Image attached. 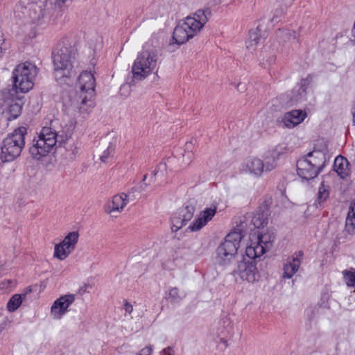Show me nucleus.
Here are the masks:
<instances>
[{
	"instance_id": "1",
	"label": "nucleus",
	"mask_w": 355,
	"mask_h": 355,
	"mask_svg": "<svg viewBox=\"0 0 355 355\" xmlns=\"http://www.w3.org/2000/svg\"><path fill=\"white\" fill-rule=\"evenodd\" d=\"M76 123L72 119L68 118L60 121L58 119L50 121L49 126H44L37 138H34L29 153L36 159L46 156L51 152L57 143L67 141L71 138Z\"/></svg>"
},
{
	"instance_id": "2",
	"label": "nucleus",
	"mask_w": 355,
	"mask_h": 355,
	"mask_svg": "<svg viewBox=\"0 0 355 355\" xmlns=\"http://www.w3.org/2000/svg\"><path fill=\"white\" fill-rule=\"evenodd\" d=\"M209 8L199 9L192 15L180 21L174 29L173 40L178 44H183L196 36L211 17Z\"/></svg>"
},
{
	"instance_id": "3",
	"label": "nucleus",
	"mask_w": 355,
	"mask_h": 355,
	"mask_svg": "<svg viewBox=\"0 0 355 355\" xmlns=\"http://www.w3.org/2000/svg\"><path fill=\"white\" fill-rule=\"evenodd\" d=\"M27 129L24 126L15 128L3 139L1 146L0 158L3 162H11L18 157L25 146Z\"/></svg>"
},
{
	"instance_id": "4",
	"label": "nucleus",
	"mask_w": 355,
	"mask_h": 355,
	"mask_svg": "<svg viewBox=\"0 0 355 355\" xmlns=\"http://www.w3.org/2000/svg\"><path fill=\"white\" fill-rule=\"evenodd\" d=\"M76 51L70 44H59L52 52L54 71L61 76H68L73 69Z\"/></svg>"
},
{
	"instance_id": "5",
	"label": "nucleus",
	"mask_w": 355,
	"mask_h": 355,
	"mask_svg": "<svg viewBox=\"0 0 355 355\" xmlns=\"http://www.w3.org/2000/svg\"><path fill=\"white\" fill-rule=\"evenodd\" d=\"M158 56L153 50L144 49L140 52L132 67L133 78L141 80L156 69Z\"/></svg>"
},
{
	"instance_id": "6",
	"label": "nucleus",
	"mask_w": 355,
	"mask_h": 355,
	"mask_svg": "<svg viewBox=\"0 0 355 355\" xmlns=\"http://www.w3.org/2000/svg\"><path fill=\"white\" fill-rule=\"evenodd\" d=\"M240 241L241 235L239 233L234 232L228 234L216 250V263L222 266L231 263L234 260Z\"/></svg>"
},
{
	"instance_id": "7",
	"label": "nucleus",
	"mask_w": 355,
	"mask_h": 355,
	"mask_svg": "<svg viewBox=\"0 0 355 355\" xmlns=\"http://www.w3.org/2000/svg\"><path fill=\"white\" fill-rule=\"evenodd\" d=\"M37 68L30 62L17 65L12 72L14 87L17 90L26 93L33 87V80L37 76Z\"/></svg>"
},
{
	"instance_id": "8",
	"label": "nucleus",
	"mask_w": 355,
	"mask_h": 355,
	"mask_svg": "<svg viewBox=\"0 0 355 355\" xmlns=\"http://www.w3.org/2000/svg\"><path fill=\"white\" fill-rule=\"evenodd\" d=\"M275 239L272 231L258 234L254 240L251 239L246 246L245 254L249 259H257L268 250Z\"/></svg>"
},
{
	"instance_id": "9",
	"label": "nucleus",
	"mask_w": 355,
	"mask_h": 355,
	"mask_svg": "<svg viewBox=\"0 0 355 355\" xmlns=\"http://www.w3.org/2000/svg\"><path fill=\"white\" fill-rule=\"evenodd\" d=\"M250 259V261L243 259V260L239 261L236 269L234 270L233 272L242 280L254 283L259 280L260 275L257 268L256 259Z\"/></svg>"
},
{
	"instance_id": "10",
	"label": "nucleus",
	"mask_w": 355,
	"mask_h": 355,
	"mask_svg": "<svg viewBox=\"0 0 355 355\" xmlns=\"http://www.w3.org/2000/svg\"><path fill=\"white\" fill-rule=\"evenodd\" d=\"M79 233L76 231L69 232L62 242L54 247V257L64 260L74 250L78 241Z\"/></svg>"
},
{
	"instance_id": "11",
	"label": "nucleus",
	"mask_w": 355,
	"mask_h": 355,
	"mask_svg": "<svg viewBox=\"0 0 355 355\" xmlns=\"http://www.w3.org/2000/svg\"><path fill=\"white\" fill-rule=\"evenodd\" d=\"M78 84L80 89L81 103L86 105L91 101L94 94L96 81L94 74L90 71H83L78 77Z\"/></svg>"
},
{
	"instance_id": "12",
	"label": "nucleus",
	"mask_w": 355,
	"mask_h": 355,
	"mask_svg": "<svg viewBox=\"0 0 355 355\" xmlns=\"http://www.w3.org/2000/svg\"><path fill=\"white\" fill-rule=\"evenodd\" d=\"M46 5L42 1L38 3H32L28 4L27 9V17L30 22L33 24H42L46 18L48 17L49 12V8H46Z\"/></svg>"
},
{
	"instance_id": "13",
	"label": "nucleus",
	"mask_w": 355,
	"mask_h": 355,
	"mask_svg": "<svg viewBox=\"0 0 355 355\" xmlns=\"http://www.w3.org/2000/svg\"><path fill=\"white\" fill-rule=\"evenodd\" d=\"M75 301V295L68 294L60 297L53 304L51 313L54 319L59 320L68 312V308Z\"/></svg>"
},
{
	"instance_id": "14",
	"label": "nucleus",
	"mask_w": 355,
	"mask_h": 355,
	"mask_svg": "<svg viewBox=\"0 0 355 355\" xmlns=\"http://www.w3.org/2000/svg\"><path fill=\"white\" fill-rule=\"evenodd\" d=\"M128 195L125 193H121L114 196L111 200H109L105 205V211L107 214L116 216L114 214L121 213L124 207L128 203Z\"/></svg>"
},
{
	"instance_id": "15",
	"label": "nucleus",
	"mask_w": 355,
	"mask_h": 355,
	"mask_svg": "<svg viewBox=\"0 0 355 355\" xmlns=\"http://www.w3.org/2000/svg\"><path fill=\"white\" fill-rule=\"evenodd\" d=\"M217 211L216 205H211L210 207L205 208L202 211L199 216L189 226V229L192 232H196L205 226L208 222L212 220Z\"/></svg>"
},
{
	"instance_id": "16",
	"label": "nucleus",
	"mask_w": 355,
	"mask_h": 355,
	"mask_svg": "<svg viewBox=\"0 0 355 355\" xmlns=\"http://www.w3.org/2000/svg\"><path fill=\"white\" fill-rule=\"evenodd\" d=\"M304 252L300 250L287 259V262L284 266V278L290 279L297 272L302 262Z\"/></svg>"
},
{
	"instance_id": "17",
	"label": "nucleus",
	"mask_w": 355,
	"mask_h": 355,
	"mask_svg": "<svg viewBox=\"0 0 355 355\" xmlns=\"http://www.w3.org/2000/svg\"><path fill=\"white\" fill-rule=\"evenodd\" d=\"M297 171L301 178L306 180L315 178L321 172L316 167L311 165L304 157H301L297 160Z\"/></svg>"
},
{
	"instance_id": "18",
	"label": "nucleus",
	"mask_w": 355,
	"mask_h": 355,
	"mask_svg": "<svg viewBox=\"0 0 355 355\" xmlns=\"http://www.w3.org/2000/svg\"><path fill=\"white\" fill-rule=\"evenodd\" d=\"M15 93L16 91H11L5 95V102L8 105L7 110L8 120L16 119L21 112L22 104L19 98H14Z\"/></svg>"
},
{
	"instance_id": "19",
	"label": "nucleus",
	"mask_w": 355,
	"mask_h": 355,
	"mask_svg": "<svg viewBox=\"0 0 355 355\" xmlns=\"http://www.w3.org/2000/svg\"><path fill=\"white\" fill-rule=\"evenodd\" d=\"M306 111L294 110L286 112L282 119V122L287 128H291L301 123L306 117Z\"/></svg>"
},
{
	"instance_id": "20",
	"label": "nucleus",
	"mask_w": 355,
	"mask_h": 355,
	"mask_svg": "<svg viewBox=\"0 0 355 355\" xmlns=\"http://www.w3.org/2000/svg\"><path fill=\"white\" fill-rule=\"evenodd\" d=\"M303 157L320 171L322 170L328 160L327 154L320 150H314Z\"/></svg>"
},
{
	"instance_id": "21",
	"label": "nucleus",
	"mask_w": 355,
	"mask_h": 355,
	"mask_svg": "<svg viewBox=\"0 0 355 355\" xmlns=\"http://www.w3.org/2000/svg\"><path fill=\"white\" fill-rule=\"evenodd\" d=\"M243 171L256 177H260L264 171L263 161L258 157H250L245 161Z\"/></svg>"
},
{
	"instance_id": "22",
	"label": "nucleus",
	"mask_w": 355,
	"mask_h": 355,
	"mask_svg": "<svg viewBox=\"0 0 355 355\" xmlns=\"http://www.w3.org/2000/svg\"><path fill=\"white\" fill-rule=\"evenodd\" d=\"M282 153V151L279 150V147H275L265 155L264 160H263L265 171H271L276 168L277 161Z\"/></svg>"
},
{
	"instance_id": "23",
	"label": "nucleus",
	"mask_w": 355,
	"mask_h": 355,
	"mask_svg": "<svg viewBox=\"0 0 355 355\" xmlns=\"http://www.w3.org/2000/svg\"><path fill=\"white\" fill-rule=\"evenodd\" d=\"M348 166L349 162L347 159L342 156H338L334 160V171L343 179L349 175V168Z\"/></svg>"
},
{
	"instance_id": "24",
	"label": "nucleus",
	"mask_w": 355,
	"mask_h": 355,
	"mask_svg": "<svg viewBox=\"0 0 355 355\" xmlns=\"http://www.w3.org/2000/svg\"><path fill=\"white\" fill-rule=\"evenodd\" d=\"M345 230L349 234H355V200L352 202L345 221Z\"/></svg>"
},
{
	"instance_id": "25",
	"label": "nucleus",
	"mask_w": 355,
	"mask_h": 355,
	"mask_svg": "<svg viewBox=\"0 0 355 355\" xmlns=\"http://www.w3.org/2000/svg\"><path fill=\"white\" fill-rule=\"evenodd\" d=\"M275 35L279 42L283 43L297 40L298 37L295 31L284 28L277 30Z\"/></svg>"
},
{
	"instance_id": "26",
	"label": "nucleus",
	"mask_w": 355,
	"mask_h": 355,
	"mask_svg": "<svg viewBox=\"0 0 355 355\" xmlns=\"http://www.w3.org/2000/svg\"><path fill=\"white\" fill-rule=\"evenodd\" d=\"M263 40L264 38L261 35V30L257 27L256 29L250 31L246 46L248 49H253L257 44L263 42Z\"/></svg>"
},
{
	"instance_id": "27",
	"label": "nucleus",
	"mask_w": 355,
	"mask_h": 355,
	"mask_svg": "<svg viewBox=\"0 0 355 355\" xmlns=\"http://www.w3.org/2000/svg\"><path fill=\"white\" fill-rule=\"evenodd\" d=\"M268 210H259L256 212L252 217V223L257 228L263 227L268 224Z\"/></svg>"
},
{
	"instance_id": "28",
	"label": "nucleus",
	"mask_w": 355,
	"mask_h": 355,
	"mask_svg": "<svg viewBox=\"0 0 355 355\" xmlns=\"http://www.w3.org/2000/svg\"><path fill=\"white\" fill-rule=\"evenodd\" d=\"M306 99V92L304 89L295 87L290 94V100L288 103L290 105H293L294 104L304 102Z\"/></svg>"
},
{
	"instance_id": "29",
	"label": "nucleus",
	"mask_w": 355,
	"mask_h": 355,
	"mask_svg": "<svg viewBox=\"0 0 355 355\" xmlns=\"http://www.w3.org/2000/svg\"><path fill=\"white\" fill-rule=\"evenodd\" d=\"M195 207L193 205H186L179 209L178 214L186 223L189 221L193 216Z\"/></svg>"
},
{
	"instance_id": "30",
	"label": "nucleus",
	"mask_w": 355,
	"mask_h": 355,
	"mask_svg": "<svg viewBox=\"0 0 355 355\" xmlns=\"http://www.w3.org/2000/svg\"><path fill=\"white\" fill-rule=\"evenodd\" d=\"M116 139L114 137H112L111 141H109V144L107 146L106 149L103 151V154L100 157V159L102 162L105 163L107 159L112 156L116 146Z\"/></svg>"
},
{
	"instance_id": "31",
	"label": "nucleus",
	"mask_w": 355,
	"mask_h": 355,
	"mask_svg": "<svg viewBox=\"0 0 355 355\" xmlns=\"http://www.w3.org/2000/svg\"><path fill=\"white\" fill-rule=\"evenodd\" d=\"M329 196V187L325 185L322 182L319 187L318 192L317 194V198L315 200L316 205H320L322 202L327 200Z\"/></svg>"
},
{
	"instance_id": "32",
	"label": "nucleus",
	"mask_w": 355,
	"mask_h": 355,
	"mask_svg": "<svg viewBox=\"0 0 355 355\" xmlns=\"http://www.w3.org/2000/svg\"><path fill=\"white\" fill-rule=\"evenodd\" d=\"M22 302L21 297L19 294H15L11 297L7 304V309L10 312L15 311Z\"/></svg>"
},
{
	"instance_id": "33",
	"label": "nucleus",
	"mask_w": 355,
	"mask_h": 355,
	"mask_svg": "<svg viewBox=\"0 0 355 355\" xmlns=\"http://www.w3.org/2000/svg\"><path fill=\"white\" fill-rule=\"evenodd\" d=\"M343 277L348 287L355 286V268H351L349 270H345L343 272Z\"/></svg>"
},
{
	"instance_id": "34",
	"label": "nucleus",
	"mask_w": 355,
	"mask_h": 355,
	"mask_svg": "<svg viewBox=\"0 0 355 355\" xmlns=\"http://www.w3.org/2000/svg\"><path fill=\"white\" fill-rule=\"evenodd\" d=\"M171 230L174 232H178L187 224L186 222H184V220H183L178 214V213L175 214V215L171 218Z\"/></svg>"
},
{
	"instance_id": "35",
	"label": "nucleus",
	"mask_w": 355,
	"mask_h": 355,
	"mask_svg": "<svg viewBox=\"0 0 355 355\" xmlns=\"http://www.w3.org/2000/svg\"><path fill=\"white\" fill-rule=\"evenodd\" d=\"M62 144H65V149L67 152L69 153L71 159H74L76 157L78 154V147L75 145L74 142H70V138L65 142L62 143Z\"/></svg>"
},
{
	"instance_id": "36",
	"label": "nucleus",
	"mask_w": 355,
	"mask_h": 355,
	"mask_svg": "<svg viewBox=\"0 0 355 355\" xmlns=\"http://www.w3.org/2000/svg\"><path fill=\"white\" fill-rule=\"evenodd\" d=\"M313 80L311 75H308L305 78H303L300 81V84L297 87L299 89H304L306 92V89Z\"/></svg>"
},
{
	"instance_id": "37",
	"label": "nucleus",
	"mask_w": 355,
	"mask_h": 355,
	"mask_svg": "<svg viewBox=\"0 0 355 355\" xmlns=\"http://www.w3.org/2000/svg\"><path fill=\"white\" fill-rule=\"evenodd\" d=\"M168 295L169 297L174 302L178 301L180 299L179 290L176 287L171 288Z\"/></svg>"
},
{
	"instance_id": "38",
	"label": "nucleus",
	"mask_w": 355,
	"mask_h": 355,
	"mask_svg": "<svg viewBox=\"0 0 355 355\" xmlns=\"http://www.w3.org/2000/svg\"><path fill=\"white\" fill-rule=\"evenodd\" d=\"M51 5H54V9H60L67 0H47Z\"/></svg>"
},
{
	"instance_id": "39",
	"label": "nucleus",
	"mask_w": 355,
	"mask_h": 355,
	"mask_svg": "<svg viewBox=\"0 0 355 355\" xmlns=\"http://www.w3.org/2000/svg\"><path fill=\"white\" fill-rule=\"evenodd\" d=\"M153 352V346L149 345L141 349L136 355H151Z\"/></svg>"
},
{
	"instance_id": "40",
	"label": "nucleus",
	"mask_w": 355,
	"mask_h": 355,
	"mask_svg": "<svg viewBox=\"0 0 355 355\" xmlns=\"http://www.w3.org/2000/svg\"><path fill=\"white\" fill-rule=\"evenodd\" d=\"M193 144L191 142H187L185 144V150H188L187 157L189 159H191L193 157V154L192 153Z\"/></svg>"
},
{
	"instance_id": "41",
	"label": "nucleus",
	"mask_w": 355,
	"mask_h": 355,
	"mask_svg": "<svg viewBox=\"0 0 355 355\" xmlns=\"http://www.w3.org/2000/svg\"><path fill=\"white\" fill-rule=\"evenodd\" d=\"M124 310L125 313L130 314L133 311V306L128 301H125Z\"/></svg>"
},
{
	"instance_id": "42",
	"label": "nucleus",
	"mask_w": 355,
	"mask_h": 355,
	"mask_svg": "<svg viewBox=\"0 0 355 355\" xmlns=\"http://www.w3.org/2000/svg\"><path fill=\"white\" fill-rule=\"evenodd\" d=\"M162 352H163L164 355H173L174 354L173 349L170 347L164 349Z\"/></svg>"
},
{
	"instance_id": "43",
	"label": "nucleus",
	"mask_w": 355,
	"mask_h": 355,
	"mask_svg": "<svg viewBox=\"0 0 355 355\" xmlns=\"http://www.w3.org/2000/svg\"><path fill=\"white\" fill-rule=\"evenodd\" d=\"M353 123L355 124V101L352 106Z\"/></svg>"
},
{
	"instance_id": "44",
	"label": "nucleus",
	"mask_w": 355,
	"mask_h": 355,
	"mask_svg": "<svg viewBox=\"0 0 355 355\" xmlns=\"http://www.w3.org/2000/svg\"><path fill=\"white\" fill-rule=\"evenodd\" d=\"M220 342L221 343H223L225 345V347L227 346V340L225 338H220Z\"/></svg>"
},
{
	"instance_id": "45",
	"label": "nucleus",
	"mask_w": 355,
	"mask_h": 355,
	"mask_svg": "<svg viewBox=\"0 0 355 355\" xmlns=\"http://www.w3.org/2000/svg\"><path fill=\"white\" fill-rule=\"evenodd\" d=\"M283 13V10H281L280 11L277 12V13L275 14V17H277Z\"/></svg>"
},
{
	"instance_id": "46",
	"label": "nucleus",
	"mask_w": 355,
	"mask_h": 355,
	"mask_svg": "<svg viewBox=\"0 0 355 355\" xmlns=\"http://www.w3.org/2000/svg\"><path fill=\"white\" fill-rule=\"evenodd\" d=\"M147 178V175H144L142 181L144 182Z\"/></svg>"
},
{
	"instance_id": "47",
	"label": "nucleus",
	"mask_w": 355,
	"mask_h": 355,
	"mask_svg": "<svg viewBox=\"0 0 355 355\" xmlns=\"http://www.w3.org/2000/svg\"><path fill=\"white\" fill-rule=\"evenodd\" d=\"M240 86H241V83H239V84L237 85V89H238V90H240V89H241L239 88V87H240Z\"/></svg>"
},
{
	"instance_id": "48",
	"label": "nucleus",
	"mask_w": 355,
	"mask_h": 355,
	"mask_svg": "<svg viewBox=\"0 0 355 355\" xmlns=\"http://www.w3.org/2000/svg\"><path fill=\"white\" fill-rule=\"evenodd\" d=\"M162 166H165V164H162V163H160V164L158 165V166H157V167H158V168H160Z\"/></svg>"
},
{
	"instance_id": "49",
	"label": "nucleus",
	"mask_w": 355,
	"mask_h": 355,
	"mask_svg": "<svg viewBox=\"0 0 355 355\" xmlns=\"http://www.w3.org/2000/svg\"><path fill=\"white\" fill-rule=\"evenodd\" d=\"M270 61H271V62H274V61H275V58H274V57H272V58H270Z\"/></svg>"
},
{
	"instance_id": "50",
	"label": "nucleus",
	"mask_w": 355,
	"mask_h": 355,
	"mask_svg": "<svg viewBox=\"0 0 355 355\" xmlns=\"http://www.w3.org/2000/svg\"><path fill=\"white\" fill-rule=\"evenodd\" d=\"M157 172V171L156 170L153 172V176H155V175H156Z\"/></svg>"
},
{
	"instance_id": "51",
	"label": "nucleus",
	"mask_w": 355,
	"mask_h": 355,
	"mask_svg": "<svg viewBox=\"0 0 355 355\" xmlns=\"http://www.w3.org/2000/svg\"><path fill=\"white\" fill-rule=\"evenodd\" d=\"M327 355H338V354L337 353H333V354H327Z\"/></svg>"
},
{
	"instance_id": "52",
	"label": "nucleus",
	"mask_w": 355,
	"mask_h": 355,
	"mask_svg": "<svg viewBox=\"0 0 355 355\" xmlns=\"http://www.w3.org/2000/svg\"><path fill=\"white\" fill-rule=\"evenodd\" d=\"M2 53V49L1 47L0 46V54Z\"/></svg>"
}]
</instances>
